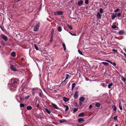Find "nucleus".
I'll list each match as a JSON object with an SVG mask.
<instances>
[{"label": "nucleus", "mask_w": 126, "mask_h": 126, "mask_svg": "<svg viewBox=\"0 0 126 126\" xmlns=\"http://www.w3.org/2000/svg\"><path fill=\"white\" fill-rule=\"evenodd\" d=\"M12 83L9 84V86L10 89L12 91H14L16 90V87L17 85L18 81L12 79H11Z\"/></svg>", "instance_id": "nucleus-1"}, {"label": "nucleus", "mask_w": 126, "mask_h": 126, "mask_svg": "<svg viewBox=\"0 0 126 126\" xmlns=\"http://www.w3.org/2000/svg\"><path fill=\"white\" fill-rule=\"evenodd\" d=\"M32 91V94L33 95H34L35 93L37 92H41V90L40 89L36 88H33Z\"/></svg>", "instance_id": "nucleus-2"}, {"label": "nucleus", "mask_w": 126, "mask_h": 126, "mask_svg": "<svg viewBox=\"0 0 126 126\" xmlns=\"http://www.w3.org/2000/svg\"><path fill=\"white\" fill-rule=\"evenodd\" d=\"M69 76L68 74H66L65 79L62 83V85H64L67 83V82L66 81V80L68 79Z\"/></svg>", "instance_id": "nucleus-3"}, {"label": "nucleus", "mask_w": 126, "mask_h": 126, "mask_svg": "<svg viewBox=\"0 0 126 126\" xmlns=\"http://www.w3.org/2000/svg\"><path fill=\"white\" fill-rule=\"evenodd\" d=\"M40 24V23H38L35 26L33 29V30L34 31H37L38 30Z\"/></svg>", "instance_id": "nucleus-4"}, {"label": "nucleus", "mask_w": 126, "mask_h": 126, "mask_svg": "<svg viewBox=\"0 0 126 126\" xmlns=\"http://www.w3.org/2000/svg\"><path fill=\"white\" fill-rule=\"evenodd\" d=\"M1 37V38L5 41H7V40L8 38L6 36L3 34H2Z\"/></svg>", "instance_id": "nucleus-5"}, {"label": "nucleus", "mask_w": 126, "mask_h": 126, "mask_svg": "<svg viewBox=\"0 0 126 126\" xmlns=\"http://www.w3.org/2000/svg\"><path fill=\"white\" fill-rule=\"evenodd\" d=\"M54 13L56 15H61L63 14V12L62 11H59L58 12H55Z\"/></svg>", "instance_id": "nucleus-6"}, {"label": "nucleus", "mask_w": 126, "mask_h": 126, "mask_svg": "<svg viewBox=\"0 0 126 126\" xmlns=\"http://www.w3.org/2000/svg\"><path fill=\"white\" fill-rule=\"evenodd\" d=\"M79 92L78 91H76L74 95V97L75 99H77L78 97V95Z\"/></svg>", "instance_id": "nucleus-7"}, {"label": "nucleus", "mask_w": 126, "mask_h": 126, "mask_svg": "<svg viewBox=\"0 0 126 126\" xmlns=\"http://www.w3.org/2000/svg\"><path fill=\"white\" fill-rule=\"evenodd\" d=\"M102 15L99 12H98L96 16L97 18L98 19H100L101 18Z\"/></svg>", "instance_id": "nucleus-8"}, {"label": "nucleus", "mask_w": 126, "mask_h": 126, "mask_svg": "<svg viewBox=\"0 0 126 126\" xmlns=\"http://www.w3.org/2000/svg\"><path fill=\"white\" fill-rule=\"evenodd\" d=\"M10 67L11 69L13 71H17V69H16L14 66L12 65V64H11Z\"/></svg>", "instance_id": "nucleus-9"}, {"label": "nucleus", "mask_w": 126, "mask_h": 126, "mask_svg": "<svg viewBox=\"0 0 126 126\" xmlns=\"http://www.w3.org/2000/svg\"><path fill=\"white\" fill-rule=\"evenodd\" d=\"M78 122L80 123H81L84 121V120L83 118H79L78 119Z\"/></svg>", "instance_id": "nucleus-10"}, {"label": "nucleus", "mask_w": 126, "mask_h": 126, "mask_svg": "<svg viewBox=\"0 0 126 126\" xmlns=\"http://www.w3.org/2000/svg\"><path fill=\"white\" fill-rule=\"evenodd\" d=\"M63 100L65 102H66L69 100V99L64 97H63Z\"/></svg>", "instance_id": "nucleus-11"}, {"label": "nucleus", "mask_w": 126, "mask_h": 126, "mask_svg": "<svg viewBox=\"0 0 126 126\" xmlns=\"http://www.w3.org/2000/svg\"><path fill=\"white\" fill-rule=\"evenodd\" d=\"M84 116V113L83 112H82L81 113H80L78 115V116L79 117H83Z\"/></svg>", "instance_id": "nucleus-12"}, {"label": "nucleus", "mask_w": 126, "mask_h": 126, "mask_svg": "<svg viewBox=\"0 0 126 126\" xmlns=\"http://www.w3.org/2000/svg\"><path fill=\"white\" fill-rule=\"evenodd\" d=\"M85 99L83 97H80L79 99V101L80 102H83L84 100Z\"/></svg>", "instance_id": "nucleus-13"}, {"label": "nucleus", "mask_w": 126, "mask_h": 126, "mask_svg": "<svg viewBox=\"0 0 126 126\" xmlns=\"http://www.w3.org/2000/svg\"><path fill=\"white\" fill-rule=\"evenodd\" d=\"M116 16H115L114 13L112 14L111 15V18L112 20L114 19V18L116 17Z\"/></svg>", "instance_id": "nucleus-14"}, {"label": "nucleus", "mask_w": 126, "mask_h": 126, "mask_svg": "<svg viewBox=\"0 0 126 126\" xmlns=\"http://www.w3.org/2000/svg\"><path fill=\"white\" fill-rule=\"evenodd\" d=\"M124 31L123 30H121L119 32V33L120 35H122L124 33Z\"/></svg>", "instance_id": "nucleus-15"}, {"label": "nucleus", "mask_w": 126, "mask_h": 126, "mask_svg": "<svg viewBox=\"0 0 126 126\" xmlns=\"http://www.w3.org/2000/svg\"><path fill=\"white\" fill-rule=\"evenodd\" d=\"M83 3V1L82 0H80L78 2V4L79 6H80Z\"/></svg>", "instance_id": "nucleus-16"}, {"label": "nucleus", "mask_w": 126, "mask_h": 126, "mask_svg": "<svg viewBox=\"0 0 126 126\" xmlns=\"http://www.w3.org/2000/svg\"><path fill=\"white\" fill-rule=\"evenodd\" d=\"M95 106L97 107H99L100 106V104L98 102H96Z\"/></svg>", "instance_id": "nucleus-17"}, {"label": "nucleus", "mask_w": 126, "mask_h": 126, "mask_svg": "<svg viewBox=\"0 0 126 126\" xmlns=\"http://www.w3.org/2000/svg\"><path fill=\"white\" fill-rule=\"evenodd\" d=\"M45 110L48 114H49L50 113L51 111L49 110L48 109L46 108L45 109Z\"/></svg>", "instance_id": "nucleus-18"}, {"label": "nucleus", "mask_w": 126, "mask_h": 126, "mask_svg": "<svg viewBox=\"0 0 126 126\" xmlns=\"http://www.w3.org/2000/svg\"><path fill=\"white\" fill-rule=\"evenodd\" d=\"M119 107L120 108V109L121 110H122V105L121 103H119Z\"/></svg>", "instance_id": "nucleus-19"}, {"label": "nucleus", "mask_w": 126, "mask_h": 126, "mask_svg": "<svg viewBox=\"0 0 126 126\" xmlns=\"http://www.w3.org/2000/svg\"><path fill=\"white\" fill-rule=\"evenodd\" d=\"M62 46L63 47H64V51H65L66 50V47L65 44L64 43H63L62 44Z\"/></svg>", "instance_id": "nucleus-20"}, {"label": "nucleus", "mask_w": 126, "mask_h": 126, "mask_svg": "<svg viewBox=\"0 0 126 126\" xmlns=\"http://www.w3.org/2000/svg\"><path fill=\"white\" fill-rule=\"evenodd\" d=\"M51 104L55 108V109H58L57 107L55 104L52 103H51Z\"/></svg>", "instance_id": "nucleus-21"}, {"label": "nucleus", "mask_w": 126, "mask_h": 126, "mask_svg": "<svg viewBox=\"0 0 126 126\" xmlns=\"http://www.w3.org/2000/svg\"><path fill=\"white\" fill-rule=\"evenodd\" d=\"M121 79L124 82H125L126 80V79L123 76L121 77Z\"/></svg>", "instance_id": "nucleus-22"}, {"label": "nucleus", "mask_w": 126, "mask_h": 126, "mask_svg": "<svg viewBox=\"0 0 126 126\" xmlns=\"http://www.w3.org/2000/svg\"><path fill=\"white\" fill-rule=\"evenodd\" d=\"M113 84L112 83H111L109 84L108 85V88H110L111 87L112 85Z\"/></svg>", "instance_id": "nucleus-23"}, {"label": "nucleus", "mask_w": 126, "mask_h": 126, "mask_svg": "<svg viewBox=\"0 0 126 126\" xmlns=\"http://www.w3.org/2000/svg\"><path fill=\"white\" fill-rule=\"evenodd\" d=\"M102 63L105 65L108 66L109 64L108 63L106 62H102Z\"/></svg>", "instance_id": "nucleus-24"}, {"label": "nucleus", "mask_w": 126, "mask_h": 126, "mask_svg": "<svg viewBox=\"0 0 126 126\" xmlns=\"http://www.w3.org/2000/svg\"><path fill=\"white\" fill-rule=\"evenodd\" d=\"M11 55L12 56L15 57L16 56V54L15 52H13L11 53Z\"/></svg>", "instance_id": "nucleus-25"}, {"label": "nucleus", "mask_w": 126, "mask_h": 126, "mask_svg": "<svg viewBox=\"0 0 126 126\" xmlns=\"http://www.w3.org/2000/svg\"><path fill=\"white\" fill-rule=\"evenodd\" d=\"M32 107L31 106H27V109L28 110H31L32 109Z\"/></svg>", "instance_id": "nucleus-26"}, {"label": "nucleus", "mask_w": 126, "mask_h": 126, "mask_svg": "<svg viewBox=\"0 0 126 126\" xmlns=\"http://www.w3.org/2000/svg\"><path fill=\"white\" fill-rule=\"evenodd\" d=\"M75 84H76L75 83H73L72 84V90H73V89L75 87Z\"/></svg>", "instance_id": "nucleus-27"}, {"label": "nucleus", "mask_w": 126, "mask_h": 126, "mask_svg": "<svg viewBox=\"0 0 126 126\" xmlns=\"http://www.w3.org/2000/svg\"><path fill=\"white\" fill-rule=\"evenodd\" d=\"M66 122V121L65 120H64V119H62V120H60V122L61 123H63V122Z\"/></svg>", "instance_id": "nucleus-28"}, {"label": "nucleus", "mask_w": 126, "mask_h": 126, "mask_svg": "<svg viewBox=\"0 0 126 126\" xmlns=\"http://www.w3.org/2000/svg\"><path fill=\"white\" fill-rule=\"evenodd\" d=\"M121 13L119 12L117 14V16L118 17H120L121 16Z\"/></svg>", "instance_id": "nucleus-29"}, {"label": "nucleus", "mask_w": 126, "mask_h": 126, "mask_svg": "<svg viewBox=\"0 0 126 126\" xmlns=\"http://www.w3.org/2000/svg\"><path fill=\"white\" fill-rule=\"evenodd\" d=\"M100 85L103 87H106V84L104 83H101Z\"/></svg>", "instance_id": "nucleus-30"}, {"label": "nucleus", "mask_w": 126, "mask_h": 126, "mask_svg": "<svg viewBox=\"0 0 126 126\" xmlns=\"http://www.w3.org/2000/svg\"><path fill=\"white\" fill-rule=\"evenodd\" d=\"M34 47L35 48V49H36V50H39L38 47L37 46V45H36V44H35L34 45Z\"/></svg>", "instance_id": "nucleus-31"}, {"label": "nucleus", "mask_w": 126, "mask_h": 126, "mask_svg": "<svg viewBox=\"0 0 126 126\" xmlns=\"http://www.w3.org/2000/svg\"><path fill=\"white\" fill-rule=\"evenodd\" d=\"M117 27L115 25H113V26H112V28L113 29H116Z\"/></svg>", "instance_id": "nucleus-32"}, {"label": "nucleus", "mask_w": 126, "mask_h": 126, "mask_svg": "<svg viewBox=\"0 0 126 126\" xmlns=\"http://www.w3.org/2000/svg\"><path fill=\"white\" fill-rule=\"evenodd\" d=\"M70 33V34L71 35H73V36H76V34L75 33H72L71 32H69Z\"/></svg>", "instance_id": "nucleus-33"}, {"label": "nucleus", "mask_w": 126, "mask_h": 126, "mask_svg": "<svg viewBox=\"0 0 126 126\" xmlns=\"http://www.w3.org/2000/svg\"><path fill=\"white\" fill-rule=\"evenodd\" d=\"M58 31L59 32H60L62 31L61 28L60 27H59L58 29Z\"/></svg>", "instance_id": "nucleus-34"}, {"label": "nucleus", "mask_w": 126, "mask_h": 126, "mask_svg": "<svg viewBox=\"0 0 126 126\" xmlns=\"http://www.w3.org/2000/svg\"><path fill=\"white\" fill-rule=\"evenodd\" d=\"M99 12L100 13H102L103 12V9L102 8H101L100 9V10H99Z\"/></svg>", "instance_id": "nucleus-35"}, {"label": "nucleus", "mask_w": 126, "mask_h": 126, "mask_svg": "<svg viewBox=\"0 0 126 126\" xmlns=\"http://www.w3.org/2000/svg\"><path fill=\"white\" fill-rule=\"evenodd\" d=\"M66 109H65V111H67L69 109V107L68 106H65Z\"/></svg>", "instance_id": "nucleus-36"}, {"label": "nucleus", "mask_w": 126, "mask_h": 126, "mask_svg": "<svg viewBox=\"0 0 126 126\" xmlns=\"http://www.w3.org/2000/svg\"><path fill=\"white\" fill-rule=\"evenodd\" d=\"M78 52L79 53V54L81 55H83V54L82 53V52L80 51V50L79 49L78 50Z\"/></svg>", "instance_id": "nucleus-37"}, {"label": "nucleus", "mask_w": 126, "mask_h": 126, "mask_svg": "<svg viewBox=\"0 0 126 126\" xmlns=\"http://www.w3.org/2000/svg\"><path fill=\"white\" fill-rule=\"evenodd\" d=\"M54 30L53 29H52L51 32V36H53Z\"/></svg>", "instance_id": "nucleus-38"}, {"label": "nucleus", "mask_w": 126, "mask_h": 126, "mask_svg": "<svg viewBox=\"0 0 126 126\" xmlns=\"http://www.w3.org/2000/svg\"><path fill=\"white\" fill-rule=\"evenodd\" d=\"M105 61L107 62H109L111 64H112V63L109 60H105Z\"/></svg>", "instance_id": "nucleus-39"}, {"label": "nucleus", "mask_w": 126, "mask_h": 126, "mask_svg": "<svg viewBox=\"0 0 126 126\" xmlns=\"http://www.w3.org/2000/svg\"><path fill=\"white\" fill-rule=\"evenodd\" d=\"M20 106L21 107H24L25 105L23 104H20Z\"/></svg>", "instance_id": "nucleus-40"}, {"label": "nucleus", "mask_w": 126, "mask_h": 126, "mask_svg": "<svg viewBox=\"0 0 126 126\" xmlns=\"http://www.w3.org/2000/svg\"><path fill=\"white\" fill-rule=\"evenodd\" d=\"M78 110V109L77 108H74L73 111V113H75Z\"/></svg>", "instance_id": "nucleus-41"}, {"label": "nucleus", "mask_w": 126, "mask_h": 126, "mask_svg": "<svg viewBox=\"0 0 126 126\" xmlns=\"http://www.w3.org/2000/svg\"><path fill=\"white\" fill-rule=\"evenodd\" d=\"M85 3L86 4H88L89 3L88 0H85Z\"/></svg>", "instance_id": "nucleus-42"}, {"label": "nucleus", "mask_w": 126, "mask_h": 126, "mask_svg": "<svg viewBox=\"0 0 126 126\" xmlns=\"http://www.w3.org/2000/svg\"><path fill=\"white\" fill-rule=\"evenodd\" d=\"M113 110L114 111H116V109H117L116 108V107L115 106H113Z\"/></svg>", "instance_id": "nucleus-43"}, {"label": "nucleus", "mask_w": 126, "mask_h": 126, "mask_svg": "<svg viewBox=\"0 0 126 126\" xmlns=\"http://www.w3.org/2000/svg\"><path fill=\"white\" fill-rule=\"evenodd\" d=\"M53 36H51V39L50 40V42H52L53 39Z\"/></svg>", "instance_id": "nucleus-44"}, {"label": "nucleus", "mask_w": 126, "mask_h": 126, "mask_svg": "<svg viewBox=\"0 0 126 126\" xmlns=\"http://www.w3.org/2000/svg\"><path fill=\"white\" fill-rule=\"evenodd\" d=\"M67 26L68 28L71 30H72L73 29V28L71 26H70L69 25H67Z\"/></svg>", "instance_id": "nucleus-45"}, {"label": "nucleus", "mask_w": 126, "mask_h": 126, "mask_svg": "<svg viewBox=\"0 0 126 126\" xmlns=\"http://www.w3.org/2000/svg\"><path fill=\"white\" fill-rule=\"evenodd\" d=\"M117 116H118L117 115V116H116L114 117V120L116 121L117 119Z\"/></svg>", "instance_id": "nucleus-46"}, {"label": "nucleus", "mask_w": 126, "mask_h": 126, "mask_svg": "<svg viewBox=\"0 0 126 126\" xmlns=\"http://www.w3.org/2000/svg\"><path fill=\"white\" fill-rule=\"evenodd\" d=\"M119 10V8H117L114 11V12H118Z\"/></svg>", "instance_id": "nucleus-47"}, {"label": "nucleus", "mask_w": 126, "mask_h": 126, "mask_svg": "<svg viewBox=\"0 0 126 126\" xmlns=\"http://www.w3.org/2000/svg\"><path fill=\"white\" fill-rule=\"evenodd\" d=\"M39 96L40 97H41L42 96V95L40 92H39Z\"/></svg>", "instance_id": "nucleus-48"}, {"label": "nucleus", "mask_w": 126, "mask_h": 126, "mask_svg": "<svg viewBox=\"0 0 126 126\" xmlns=\"http://www.w3.org/2000/svg\"><path fill=\"white\" fill-rule=\"evenodd\" d=\"M93 107V106L92 105H90L89 106V109H91V108H92Z\"/></svg>", "instance_id": "nucleus-49"}, {"label": "nucleus", "mask_w": 126, "mask_h": 126, "mask_svg": "<svg viewBox=\"0 0 126 126\" xmlns=\"http://www.w3.org/2000/svg\"><path fill=\"white\" fill-rule=\"evenodd\" d=\"M112 51H114L115 52H117V50L115 49H113L112 50Z\"/></svg>", "instance_id": "nucleus-50"}, {"label": "nucleus", "mask_w": 126, "mask_h": 126, "mask_svg": "<svg viewBox=\"0 0 126 126\" xmlns=\"http://www.w3.org/2000/svg\"><path fill=\"white\" fill-rule=\"evenodd\" d=\"M73 104L75 106H76L77 105V103L76 102H74Z\"/></svg>", "instance_id": "nucleus-51"}, {"label": "nucleus", "mask_w": 126, "mask_h": 126, "mask_svg": "<svg viewBox=\"0 0 126 126\" xmlns=\"http://www.w3.org/2000/svg\"><path fill=\"white\" fill-rule=\"evenodd\" d=\"M112 64L114 66H115L116 65V63L115 62H113Z\"/></svg>", "instance_id": "nucleus-52"}, {"label": "nucleus", "mask_w": 126, "mask_h": 126, "mask_svg": "<svg viewBox=\"0 0 126 126\" xmlns=\"http://www.w3.org/2000/svg\"><path fill=\"white\" fill-rule=\"evenodd\" d=\"M24 60V59L23 58H21V61H23Z\"/></svg>", "instance_id": "nucleus-53"}, {"label": "nucleus", "mask_w": 126, "mask_h": 126, "mask_svg": "<svg viewBox=\"0 0 126 126\" xmlns=\"http://www.w3.org/2000/svg\"><path fill=\"white\" fill-rule=\"evenodd\" d=\"M121 53H123V52L122 50H121Z\"/></svg>", "instance_id": "nucleus-54"}, {"label": "nucleus", "mask_w": 126, "mask_h": 126, "mask_svg": "<svg viewBox=\"0 0 126 126\" xmlns=\"http://www.w3.org/2000/svg\"><path fill=\"white\" fill-rule=\"evenodd\" d=\"M123 54L124 55V56H126V54L125 53H123Z\"/></svg>", "instance_id": "nucleus-55"}, {"label": "nucleus", "mask_w": 126, "mask_h": 126, "mask_svg": "<svg viewBox=\"0 0 126 126\" xmlns=\"http://www.w3.org/2000/svg\"><path fill=\"white\" fill-rule=\"evenodd\" d=\"M123 54L124 55V56H126V54L125 53H123Z\"/></svg>", "instance_id": "nucleus-56"}, {"label": "nucleus", "mask_w": 126, "mask_h": 126, "mask_svg": "<svg viewBox=\"0 0 126 126\" xmlns=\"http://www.w3.org/2000/svg\"><path fill=\"white\" fill-rule=\"evenodd\" d=\"M16 0V1L17 2H18L19 1H20V0Z\"/></svg>", "instance_id": "nucleus-57"}, {"label": "nucleus", "mask_w": 126, "mask_h": 126, "mask_svg": "<svg viewBox=\"0 0 126 126\" xmlns=\"http://www.w3.org/2000/svg\"><path fill=\"white\" fill-rule=\"evenodd\" d=\"M20 100H22L23 99V98H22L21 97H20Z\"/></svg>", "instance_id": "nucleus-58"}, {"label": "nucleus", "mask_w": 126, "mask_h": 126, "mask_svg": "<svg viewBox=\"0 0 126 126\" xmlns=\"http://www.w3.org/2000/svg\"><path fill=\"white\" fill-rule=\"evenodd\" d=\"M116 22H115L114 23H113V25H116Z\"/></svg>", "instance_id": "nucleus-59"}, {"label": "nucleus", "mask_w": 126, "mask_h": 126, "mask_svg": "<svg viewBox=\"0 0 126 126\" xmlns=\"http://www.w3.org/2000/svg\"><path fill=\"white\" fill-rule=\"evenodd\" d=\"M114 14H115V15L116 16V15L117 14V13H114Z\"/></svg>", "instance_id": "nucleus-60"}, {"label": "nucleus", "mask_w": 126, "mask_h": 126, "mask_svg": "<svg viewBox=\"0 0 126 126\" xmlns=\"http://www.w3.org/2000/svg\"><path fill=\"white\" fill-rule=\"evenodd\" d=\"M116 25L117 26L118 25V23H116Z\"/></svg>", "instance_id": "nucleus-61"}, {"label": "nucleus", "mask_w": 126, "mask_h": 126, "mask_svg": "<svg viewBox=\"0 0 126 126\" xmlns=\"http://www.w3.org/2000/svg\"><path fill=\"white\" fill-rule=\"evenodd\" d=\"M29 96L28 95L27 96V98H28L29 97Z\"/></svg>", "instance_id": "nucleus-62"}, {"label": "nucleus", "mask_w": 126, "mask_h": 126, "mask_svg": "<svg viewBox=\"0 0 126 126\" xmlns=\"http://www.w3.org/2000/svg\"><path fill=\"white\" fill-rule=\"evenodd\" d=\"M79 104L80 105L81 104V102H79Z\"/></svg>", "instance_id": "nucleus-63"}, {"label": "nucleus", "mask_w": 126, "mask_h": 126, "mask_svg": "<svg viewBox=\"0 0 126 126\" xmlns=\"http://www.w3.org/2000/svg\"><path fill=\"white\" fill-rule=\"evenodd\" d=\"M39 106V105L38 104V105H37V107H38Z\"/></svg>", "instance_id": "nucleus-64"}]
</instances>
